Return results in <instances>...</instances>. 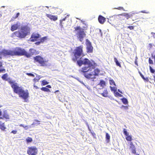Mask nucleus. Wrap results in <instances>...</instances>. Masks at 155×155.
<instances>
[{
    "instance_id": "obj_34",
    "label": "nucleus",
    "mask_w": 155,
    "mask_h": 155,
    "mask_svg": "<svg viewBox=\"0 0 155 155\" xmlns=\"http://www.w3.org/2000/svg\"><path fill=\"white\" fill-rule=\"evenodd\" d=\"M26 141L27 143H30L32 141V139L30 137H28L26 140Z\"/></svg>"
},
{
    "instance_id": "obj_53",
    "label": "nucleus",
    "mask_w": 155,
    "mask_h": 155,
    "mask_svg": "<svg viewBox=\"0 0 155 155\" xmlns=\"http://www.w3.org/2000/svg\"><path fill=\"white\" fill-rule=\"evenodd\" d=\"M2 62L1 61H0V68L2 67Z\"/></svg>"
},
{
    "instance_id": "obj_6",
    "label": "nucleus",
    "mask_w": 155,
    "mask_h": 155,
    "mask_svg": "<svg viewBox=\"0 0 155 155\" xmlns=\"http://www.w3.org/2000/svg\"><path fill=\"white\" fill-rule=\"evenodd\" d=\"M35 62H37L40 64V66L45 67L48 65V61L45 60L44 59L39 55L36 56L33 58Z\"/></svg>"
},
{
    "instance_id": "obj_57",
    "label": "nucleus",
    "mask_w": 155,
    "mask_h": 155,
    "mask_svg": "<svg viewBox=\"0 0 155 155\" xmlns=\"http://www.w3.org/2000/svg\"><path fill=\"white\" fill-rule=\"evenodd\" d=\"M153 77L154 78L153 80L154 82L155 83V73L154 74L153 76Z\"/></svg>"
},
{
    "instance_id": "obj_9",
    "label": "nucleus",
    "mask_w": 155,
    "mask_h": 155,
    "mask_svg": "<svg viewBox=\"0 0 155 155\" xmlns=\"http://www.w3.org/2000/svg\"><path fill=\"white\" fill-rule=\"evenodd\" d=\"M41 37V35L38 33H33L31 35L30 41L32 42L37 41Z\"/></svg>"
},
{
    "instance_id": "obj_60",
    "label": "nucleus",
    "mask_w": 155,
    "mask_h": 155,
    "mask_svg": "<svg viewBox=\"0 0 155 155\" xmlns=\"http://www.w3.org/2000/svg\"><path fill=\"white\" fill-rule=\"evenodd\" d=\"M3 117H0V119H3Z\"/></svg>"
},
{
    "instance_id": "obj_33",
    "label": "nucleus",
    "mask_w": 155,
    "mask_h": 155,
    "mask_svg": "<svg viewBox=\"0 0 155 155\" xmlns=\"http://www.w3.org/2000/svg\"><path fill=\"white\" fill-rule=\"evenodd\" d=\"M110 90L111 91L114 92H115L117 91V88L116 87H111L110 86Z\"/></svg>"
},
{
    "instance_id": "obj_31",
    "label": "nucleus",
    "mask_w": 155,
    "mask_h": 155,
    "mask_svg": "<svg viewBox=\"0 0 155 155\" xmlns=\"http://www.w3.org/2000/svg\"><path fill=\"white\" fill-rule=\"evenodd\" d=\"M56 13H57L58 14H59L61 13L63 11V10H62V9L59 8H56Z\"/></svg>"
},
{
    "instance_id": "obj_49",
    "label": "nucleus",
    "mask_w": 155,
    "mask_h": 155,
    "mask_svg": "<svg viewBox=\"0 0 155 155\" xmlns=\"http://www.w3.org/2000/svg\"><path fill=\"white\" fill-rule=\"evenodd\" d=\"M5 69H0V73L3 71H5Z\"/></svg>"
},
{
    "instance_id": "obj_8",
    "label": "nucleus",
    "mask_w": 155,
    "mask_h": 155,
    "mask_svg": "<svg viewBox=\"0 0 155 155\" xmlns=\"http://www.w3.org/2000/svg\"><path fill=\"white\" fill-rule=\"evenodd\" d=\"M4 56H12V50H3L0 51V58H2V55Z\"/></svg>"
},
{
    "instance_id": "obj_11",
    "label": "nucleus",
    "mask_w": 155,
    "mask_h": 155,
    "mask_svg": "<svg viewBox=\"0 0 155 155\" xmlns=\"http://www.w3.org/2000/svg\"><path fill=\"white\" fill-rule=\"evenodd\" d=\"M120 20L128 19L130 17V16L128 13H124L119 15Z\"/></svg>"
},
{
    "instance_id": "obj_21",
    "label": "nucleus",
    "mask_w": 155,
    "mask_h": 155,
    "mask_svg": "<svg viewBox=\"0 0 155 155\" xmlns=\"http://www.w3.org/2000/svg\"><path fill=\"white\" fill-rule=\"evenodd\" d=\"M87 126L88 130L90 131L91 134H92L94 138H96V134L95 133L94 131L92 132L91 131V129L90 128L89 126L88 125H87Z\"/></svg>"
},
{
    "instance_id": "obj_54",
    "label": "nucleus",
    "mask_w": 155,
    "mask_h": 155,
    "mask_svg": "<svg viewBox=\"0 0 155 155\" xmlns=\"http://www.w3.org/2000/svg\"><path fill=\"white\" fill-rule=\"evenodd\" d=\"M46 87H47L49 88H51V86L50 85H48L46 86Z\"/></svg>"
},
{
    "instance_id": "obj_59",
    "label": "nucleus",
    "mask_w": 155,
    "mask_h": 155,
    "mask_svg": "<svg viewBox=\"0 0 155 155\" xmlns=\"http://www.w3.org/2000/svg\"><path fill=\"white\" fill-rule=\"evenodd\" d=\"M118 91L119 92H120L121 94H122V92H121V91H120L119 89H118Z\"/></svg>"
},
{
    "instance_id": "obj_13",
    "label": "nucleus",
    "mask_w": 155,
    "mask_h": 155,
    "mask_svg": "<svg viewBox=\"0 0 155 155\" xmlns=\"http://www.w3.org/2000/svg\"><path fill=\"white\" fill-rule=\"evenodd\" d=\"M20 26V24L18 22L12 25L11 28V30L12 31L17 30Z\"/></svg>"
},
{
    "instance_id": "obj_28",
    "label": "nucleus",
    "mask_w": 155,
    "mask_h": 155,
    "mask_svg": "<svg viewBox=\"0 0 155 155\" xmlns=\"http://www.w3.org/2000/svg\"><path fill=\"white\" fill-rule=\"evenodd\" d=\"M110 136L109 134L107 133H106V139L107 142L110 141Z\"/></svg>"
},
{
    "instance_id": "obj_50",
    "label": "nucleus",
    "mask_w": 155,
    "mask_h": 155,
    "mask_svg": "<svg viewBox=\"0 0 155 155\" xmlns=\"http://www.w3.org/2000/svg\"><path fill=\"white\" fill-rule=\"evenodd\" d=\"M151 34L152 35L153 37L154 38H155V33L151 32Z\"/></svg>"
},
{
    "instance_id": "obj_38",
    "label": "nucleus",
    "mask_w": 155,
    "mask_h": 155,
    "mask_svg": "<svg viewBox=\"0 0 155 155\" xmlns=\"http://www.w3.org/2000/svg\"><path fill=\"white\" fill-rule=\"evenodd\" d=\"M19 126L21 127H22L24 128L25 130H27L28 128V126H24L23 124H20L19 125Z\"/></svg>"
},
{
    "instance_id": "obj_61",
    "label": "nucleus",
    "mask_w": 155,
    "mask_h": 155,
    "mask_svg": "<svg viewBox=\"0 0 155 155\" xmlns=\"http://www.w3.org/2000/svg\"><path fill=\"white\" fill-rule=\"evenodd\" d=\"M59 90H58L56 91H55V92H59Z\"/></svg>"
},
{
    "instance_id": "obj_16",
    "label": "nucleus",
    "mask_w": 155,
    "mask_h": 155,
    "mask_svg": "<svg viewBox=\"0 0 155 155\" xmlns=\"http://www.w3.org/2000/svg\"><path fill=\"white\" fill-rule=\"evenodd\" d=\"M98 20L99 22L101 24H103L106 21L105 18L102 15H99L98 17Z\"/></svg>"
},
{
    "instance_id": "obj_32",
    "label": "nucleus",
    "mask_w": 155,
    "mask_h": 155,
    "mask_svg": "<svg viewBox=\"0 0 155 155\" xmlns=\"http://www.w3.org/2000/svg\"><path fill=\"white\" fill-rule=\"evenodd\" d=\"M110 84L112 85L116 86V84L114 80L113 79H110L109 80Z\"/></svg>"
},
{
    "instance_id": "obj_48",
    "label": "nucleus",
    "mask_w": 155,
    "mask_h": 155,
    "mask_svg": "<svg viewBox=\"0 0 155 155\" xmlns=\"http://www.w3.org/2000/svg\"><path fill=\"white\" fill-rule=\"evenodd\" d=\"M19 15H20L19 13H18L16 14V15L15 16V17L14 18L15 19V18H17L18 17V16H19Z\"/></svg>"
},
{
    "instance_id": "obj_23",
    "label": "nucleus",
    "mask_w": 155,
    "mask_h": 155,
    "mask_svg": "<svg viewBox=\"0 0 155 155\" xmlns=\"http://www.w3.org/2000/svg\"><path fill=\"white\" fill-rule=\"evenodd\" d=\"M34 122L32 124V125L34 126L35 125H39L40 124V121L38 120H34Z\"/></svg>"
},
{
    "instance_id": "obj_51",
    "label": "nucleus",
    "mask_w": 155,
    "mask_h": 155,
    "mask_svg": "<svg viewBox=\"0 0 155 155\" xmlns=\"http://www.w3.org/2000/svg\"><path fill=\"white\" fill-rule=\"evenodd\" d=\"M149 47H150V48H151L152 47V45L151 43H150L149 44Z\"/></svg>"
},
{
    "instance_id": "obj_5",
    "label": "nucleus",
    "mask_w": 155,
    "mask_h": 155,
    "mask_svg": "<svg viewBox=\"0 0 155 155\" xmlns=\"http://www.w3.org/2000/svg\"><path fill=\"white\" fill-rule=\"evenodd\" d=\"M74 32L76 33V35L79 40L82 41L84 37L86 35L85 32L80 26H77L74 28Z\"/></svg>"
},
{
    "instance_id": "obj_39",
    "label": "nucleus",
    "mask_w": 155,
    "mask_h": 155,
    "mask_svg": "<svg viewBox=\"0 0 155 155\" xmlns=\"http://www.w3.org/2000/svg\"><path fill=\"white\" fill-rule=\"evenodd\" d=\"M67 18V16H66L64 18L60 20V21L61 25L62 23V22L64 21H65Z\"/></svg>"
},
{
    "instance_id": "obj_10",
    "label": "nucleus",
    "mask_w": 155,
    "mask_h": 155,
    "mask_svg": "<svg viewBox=\"0 0 155 155\" xmlns=\"http://www.w3.org/2000/svg\"><path fill=\"white\" fill-rule=\"evenodd\" d=\"M86 45H87V52H92L93 48L91 45V42L87 39L86 40Z\"/></svg>"
},
{
    "instance_id": "obj_40",
    "label": "nucleus",
    "mask_w": 155,
    "mask_h": 155,
    "mask_svg": "<svg viewBox=\"0 0 155 155\" xmlns=\"http://www.w3.org/2000/svg\"><path fill=\"white\" fill-rule=\"evenodd\" d=\"M121 108L123 109L127 110L128 109V107L123 105L121 107Z\"/></svg>"
},
{
    "instance_id": "obj_2",
    "label": "nucleus",
    "mask_w": 155,
    "mask_h": 155,
    "mask_svg": "<svg viewBox=\"0 0 155 155\" xmlns=\"http://www.w3.org/2000/svg\"><path fill=\"white\" fill-rule=\"evenodd\" d=\"M9 83L11 84L14 92L17 94L19 97L24 100L25 101L27 102L29 97L28 91V90H24L22 87L19 86L17 83L12 81H10Z\"/></svg>"
},
{
    "instance_id": "obj_44",
    "label": "nucleus",
    "mask_w": 155,
    "mask_h": 155,
    "mask_svg": "<svg viewBox=\"0 0 155 155\" xmlns=\"http://www.w3.org/2000/svg\"><path fill=\"white\" fill-rule=\"evenodd\" d=\"M98 30L99 31V34L101 36H102V32L101 31V30L100 29H98Z\"/></svg>"
},
{
    "instance_id": "obj_20",
    "label": "nucleus",
    "mask_w": 155,
    "mask_h": 155,
    "mask_svg": "<svg viewBox=\"0 0 155 155\" xmlns=\"http://www.w3.org/2000/svg\"><path fill=\"white\" fill-rule=\"evenodd\" d=\"M114 61L115 62L116 65L117 66H119L120 68H121V66L120 63L117 60L116 58L114 57Z\"/></svg>"
},
{
    "instance_id": "obj_55",
    "label": "nucleus",
    "mask_w": 155,
    "mask_h": 155,
    "mask_svg": "<svg viewBox=\"0 0 155 155\" xmlns=\"http://www.w3.org/2000/svg\"><path fill=\"white\" fill-rule=\"evenodd\" d=\"M135 64L136 65H138L137 62V60H135Z\"/></svg>"
},
{
    "instance_id": "obj_62",
    "label": "nucleus",
    "mask_w": 155,
    "mask_h": 155,
    "mask_svg": "<svg viewBox=\"0 0 155 155\" xmlns=\"http://www.w3.org/2000/svg\"><path fill=\"white\" fill-rule=\"evenodd\" d=\"M87 26L86 28H86V29H87Z\"/></svg>"
},
{
    "instance_id": "obj_4",
    "label": "nucleus",
    "mask_w": 155,
    "mask_h": 155,
    "mask_svg": "<svg viewBox=\"0 0 155 155\" xmlns=\"http://www.w3.org/2000/svg\"><path fill=\"white\" fill-rule=\"evenodd\" d=\"M30 28L27 25L22 26L20 30L17 31L12 34V37H17L20 39L25 38L26 36L30 34Z\"/></svg>"
},
{
    "instance_id": "obj_52",
    "label": "nucleus",
    "mask_w": 155,
    "mask_h": 155,
    "mask_svg": "<svg viewBox=\"0 0 155 155\" xmlns=\"http://www.w3.org/2000/svg\"><path fill=\"white\" fill-rule=\"evenodd\" d=\"M34 87L36 89H38L39 88L36 85H34Z\"/></svg>"
},
{
    "instance_id": "obj_17",
    "label": "nucleus",
    "mask_w": 155,
    "mask_h": 155,
    "mask_svg": "<svg viewBox=\"0 0 155 155\" xmlns=\"http://www.w3.org/2000/svg\"><path fill=\"white\" fill-rule=\"evenodd\" d=\"M2 117L3 119L5 118L7 120H9L10 119L9 116L6 110H5L3 111Z\"/></svg>"
},
{
    "instance_id": "obj_45",
    "label": "nucleus",
    "mask_w": 155,
    "mask_h": 155,
    "mask_svg": "<svg viewBox=\"0 0 155 155\" xmlns=\"http://www.w3.org/2000/svg\"><path fill=\"white\" fill-rule=\"evenodd\" d=\"M141 12L143 13H147V14H148V13H149V12H147L145 10L142 11H141Z\"/></svg>"
},
{
    "instance_id": "obj_47",
    "label": "nucleus",
    "mask_w": 155,
    "mask_h": 155,
    "mask_svg": "<svg viewBox=\"0 0 155 155\" xmlns=\"http://www.w3.org/2000/svg\"><path fill=\"white\" fill-rule=\"evenodd\" d=\"M62 24L61 25L60 21V25L61 27V28L63 27L64 24V21L62 22Z\"/></svg>"
},
{
    "instance_id": "obj_14",
    "label": "nucleus",
    "mask_w": 155,
    "mask_h": 155,
    "mask_svg": "<svg viewBox=\"0 0 155 155\" xmlns=\"http://www.w3.org/2000/svg\"><path fill=\"white\" fill-rule=\"evenodd\" d=\"M48 39L47 36H45L41 38L40 39V41L35 42V45H40L41 43H43L45 42Z\"/></svg>"
},
{
    "instance_id": "obj_7",
    "label": "nucleus",
    "mask_w": 155,
    "mask_h": 155,
    "mask_svg": "<svg viewBox=\"0 0 155 155\" xmlns=\"http://www.w3.org/2000/svg\"><path fill=\"white\" fill-rule=\"evenodd\" d=\"M38 150L36 147H29L27 151V153L28 155H36Z\"/></svg>"
},
{
    "instance_id": "obj_46",
    "label": "nucleus",
    "mask_w": 155,
    "mask_h": 155,
    "mask_svg": "<svg viewBox=\"0 0 155 155\" xmlns=\"http://www.w3.org/2000/svg\"><path fill=\"white\" fill-rule=\"evenodd\" d=\"M117 9L120 10H124V8L123 7H119L118 8H117Z\"/></svg>"
},
{
    "instance_id": "obj_27",
    "label": "nucleus",
    "mask_w": 155,
    "mask_h": 155,
    "mask_svg": "<svg viewBox=\"0 0 155 155\" xmlns=\"http://www.w3.org/2000/svg\"><path fill=\"white\" fill-rule=\"evenodd\" d=\"M121 100L123 103L124 104H128V101L126 98H123L122 99H121Z\"/></svg>"
},
{
    "instance_id": "obj_25",
    "label": "nucleus",
    "mask_w": 155,
    "mask_h": 155,
    "mask_svg": "<svg viewBox=\"0 0 155 155\" xmlns=\"http://www.w3.org/2000/svg\"><path fill=\"white\" fill-rule=\"evenodd\" d=\"M41 89L45 92H50V89H49L48 88L46 87H42L41 88Z\"/></svg>"
},
{
    "instance_id": "obj_12",
    "label": "nucleus",
    "mask_w": 155,
    "mask_h": 155,
    "mask_svg": "<svg viewBox=\"0 0 155 155\" xmlns=\"http://www.w3.org/2000/svg\"><path fill=\"white\" fill-rule=\"evenodd\" d=\"M46 16L49 18L51 21H55L58 20V17L57 15H54L49 14H46Z\"/></svg>"
},
{
    "instance_id": "obj_41",
    "label": "nucleus",
    "mask_w": 155,
    "mask_h": 155,
    "mask_svg": "<svg viewBox=\"0 0 155 155\" xmlns=\"http://www.w3.org/2000/svg\"><path fill=\"white\" fill-rule=\"evenodd\" d=\"M127 28L130 29V30H132L134 29V26H127Z\"/></svg>"
},
{
    "instance_id": "obj_15",
    "label": "nucleus",
    "mask_w": 155,
    "mask_h": 155,
    "mask_svg": "<svg viewBox=\"0 0 155 155\" xmlns=\"http://www.w3.org/2000/svg\"><path fill=\"white\" fill-rule=\"evenodd\" d=\"M130 147L132 153L133 154H136V150L135 147L132 142H131L130 143Z\"/></svg>"
},
{
    "instance_id": "obj_36",
    "label": "nucleus",
    "mask_w": 155,
    "mask_h": 155,
    "mask_svg": "<svg viewBox=\"0 0 155 155\" xmlns=\"http://www.w3.org/2000/svg\"><path fill=\"white\" fill-rule=\"evenodd\" d=\"M8 77V75L7 74H3L2 77V78L4 80H7V78Z\"/></svg>"
},
{
    "instance_id": "obj_43",
    "label": "nucleus",
    "mask_w": 155,
    "mask_h": 155,
    "mask_svg": "<svg viewBox=\"0 0 155 155\" xmlns=\"http://www.w3.org/2000/svg\"><path fill=\"white\" fill-rule=\"evenodd\" d=\"M17 133V131L16 130H13L11 132V133H12L14 134H16Z\"/></svg>"
},
{
    "instance_id": "obj_35",
    "label": "nucleus",
    "mask_w": 155,
    "mask_h": 155,
    "mask_svg": "<svg viewBox=\"0 0 155 155\" xmlns=\"http://www.w3.org/2000/svg\"><path fill=\"white\" fill-rule=\"evenodd\" d=\"M149 69L150 72L151 73H154L155 72V70L153 69L151 66H149Z\"/></svg>"
},
{
    "instance_id": "obj_19",
    "label": "nucleus",
    "mask_w": 155,
    "mask_h": 155,
    "mask_svg": "<svg viewBox=\"0 0 155 155\" xmlns=\"http://www.w3.org/2000/svg\"><path fill=\"white\" fill-rule=\"evenodd\" d=\"M138 72L141 78L145 82H148L149 81V78L148 77L145 78L140 71H139Z\"/></svg>"
},
{
    "instance_id": "obj_37",
    "label": "nucleus",
    "mask_w": 155,
    "mask_h": 155,
    "mask_svg": "<svg viewBox=\"0 0 155 155\" xmlns=\"http://www.w3.org/2000/svg\"><path fill=\"white\" fill-rule=\"evenodd\" d=\"M123 131L124 134L126 136H128L129 135V133H128L126 130V129L125 128L123 129Z\"/></svg>"
},
{
    "instance_id": "obj_29",
    "label": "nucleus",
    "mask_w": 155,
    "mask_h": 155,
    "mask_svg": "<svg viewBox=\"0 0 155 155\" xmlns=\"http://www.w3.org/2000/svg\"><path fill=\"white\" fill-rule=\"evenodd\" d=\"M41 86H44L47 85L48 84V82L46 80H44L41 81Z\"/></svg>"
},
{
    "instance_id": "obj_63",
    "label": "nucleus",
    "mask_w": 155,
    "mask_h": 155,
    "mask_svg": "<svg viewBox=\"0 0 155 155\" xmlns=\"http://www.w3.org/2000/svg\"><path fill=\"white\" fill-rule=\"evenodd\" d=\"M136 155H139V154H136Z\"/></svg>"
},
{
    "instance_id": "obj_26",
    "label": "nucleus",
    "mask_w": 155,
    "mask_h": 155,
    "mask_svg": "<svg viewBox=\"0 0 155 155\" xmlns=\"http://www.w3.org/2000/svg\"><path fill=\"white\" fill-rule=\"evenodd\" d=\"M99 85L101 87H104L105 85V81L103 80H101L99 84Z\"/></svg>"
},
{
    "instance_id": "obj_42",
    "label": "nucleus",
    "mask_w": 155,
    "mask_h": 155,
    "mask_svg": "<svg viewBox=\"0 0 155 155\" xmlns=\"http://www.w3.org/2000/svg\"><path fill=\"white\" fill-rule=\"evenodd\" d=\"M26 74L28 76H31L33 77H35V75L34 74L31 73H27Z\"/></svg>"
},
{
    "instance_id": "obj_3",
    "label": "nucleus",
    "mask_w": 155,
    "mask_h": 155,
    "mask_svg": "<svg viewBox=\"0 0 155 155\" xmlns=\"http://www.w3.org/2000/svg\"><path fill=\"white\" fill-rule=\"evenodd\" d=\"M12 50V56H25L27 58L30 57L33 55L36 52V50L33 48H30L29 51L30 53H28L25 50L19 47H16Z\"/></svg>"
},
{
    "instance_id": "obj_30",
    "label": "nucleus",
    "mask_w": 155,
    "mask_h": 155,
    "mask_svg": "<svg viewBox=\"0 0 155 155\" xmlns=\"http://www.w3.org/2000/svg\"><path fill=\"white\" fill-rule=\"evenodd\" d=\"M126 139L127 141H131L132 140L131 136L129 135L126 136Z\"/></svg>"
},
{
    "instance_id": "obj_24",
    "label": "nucleus",
    "mask_w": 155,
    "mask_h": 155,
    "mask_svg": "<svg viewBox=\"0 0 155 155\" xmlns=\"http://www.w3.org/2000/svg\"><path fill=\"white\" fill-rule=\"evenodd\" d=\"M114 93L115 96L117 97H123L122 95L119 93L118 92L116 91L114 92Z\"/></svg>"
},
{
    "instance_id": "obj_58",
    "label": "nucleus",
    "mask_w": 155,
    "mask_h": 155,
    "mask_svg": "<svg viewBox=\"0 0 155 155\" xmlns=\"http://www.w3.org/2000/svg\"><path fill=\"white\" fill-rule=\"evenodd\" d=\"M2 111L1 109H0V116H1L2 115Z\"/></svg>"
},
{
    "instance_id": "obj_1",
    "label": "nucleus",
    "mask_w": 155,
    "mask_h": 155,
    "mask_svg": "<svg viewBox=\"0 0 155 155\" xmlns=\"http://www.w3.org/2000/svg\"><path fill=\"white\" fill-rule=\"evenodd\" d=\"M83 49L82 45L76 47L73 52L74 57L72 60L74 62L77 61L78 65L79 66L82 65H87L88 66H84L81 68V72L84 73V76L86 78L94 81L96 78V76L99 75L100 70L98 68L94 69L97 64L93 60H90L87 58H85L83 60H77L81 56L85 55Z\"/></svg>"
},
{
    "instance_id": "obj_64",
    "label": "nucleus",
    "mask_w": 155,
    "mask_h": 155,
    "mask_svg": "<svg viewBox=\"0 0 155 155\" xmlns=\"http://www.w3.org/2000/svg\"><path fill=\"white\" fill-rule=\"evenodd\" d=\"M2 107V106H1V105H0V107Z\"/></svg>"
},
{
    "instance_id": "obj_18",
    "label": "nucleus",
    "mask_w": 155,
    "mask_h": 155,
    "mask_svg": "<svg viewBox=\"0 0 155 155\" xmlns=\"http://www.w3.org/2000/svg\"><path fill=\"white\" fill-rule=\"evenodd\" d=\"M99 94H101L103 97H107L108 96V92L107 89L104 90L102 93H99Z\"/></svg>"
},
{
    "instance_id": "obj_56",
    "label": "nucleus",
    "mask_w": 155,
    "mask_h": 155,
    "mask_svg": "<svg viewBox=\"0 0 155 155\" xmlns=\"http://www.w3.org/2000/svg\"><path fill=\"white\" fill-rule=\"evenodd\" d=\"M39 79H36V78H34L33 79V80L35 81H38L39 80Z\"/></svg>"
},
{
    "instance_id": "obj_22",
    "label": "nucleus",
    "mask_w": 155,
    "mask_h": 155,
    "mask_svg": "<svg viewBox=\"0 0 155 155\" xmlns=\"http://www.w3.org/2000/svg\"><path fill=\"white\" fill-rule=\"evenodd\" d=\"M6 127L5 125V123H3L2 124H0V129L3 131L5 130Z\"/></svg>"
}]
</instances>
